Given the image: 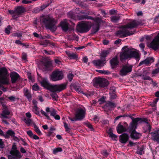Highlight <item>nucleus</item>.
<instances>
[{
    "instance_id": "f257e3e1",
    "label": "nucleus",
    "mask_w": 159,
    "mask_h": 159,
    "mask_svg": "<svg viewBox=\"0 0 159 159\" xmlns=\"http://www.w3.org/2000/svg\"><path fill=\"white\" fill-rule=\"evenodd\" d=\"M38 79L42 86L52 92H59L65 89L66 87V84H65L52 85L48 83L47 79L42 78L40 76Z\"/></svg>"
},
{
    "instance_id": "f03ea898",
    "label": "nucleus",
    "mask_w": 159,
    "mask_h": 159,
    "mask_svg": "<svg viewBox=\"0 0 159 159\" xmlns=\"http://www.w3.org/2000/svg\"><path fill=\"white\" fill-rule=\"evenodd\" d=\"M122 49L124 51L120 54V58L121 61L132 57H134L137 60H139V53L134 49L127 47H125Z\"/></svg>"
},
{
    "instance_id": "7ed1b4c3",
    "label": "nucleus",
    "mask_w": 159,
    "mask_h": 159,
    "mask_svg": "<svg viewBox=\"0 0 159 159\" xmlns=\"http://www.w3.org/2000/svg\"><path fill=\"white\" fill-rule=\"evenodd\" d=\"M140 24V23L136 21L129 23L127 25L123 26L120 30L116 32L117 36L120 37H125L131 35L133 34L130 33L128 29H131L135 27Z\"/></svg>"
},
{
    "instance_id": "20e7f679",
    "label": "nucleus",
    "mask_w": 159,
    "mask_h": 159,
    "mask_svg": "<svg viewBox=\"0 0 159 159\" xmlns=\"http://www.w3.org/2000/svg\"><path fill=\"white\" fill-rule=\"evenodd\" d=\"M40 22L46 27L50 29H54L57 23L53 17L50 15L41 17L40 18Z\"/></svg>"
},
{
    "instance_id": "39448f33",
    "label": "nucleus",
    "mask_w": 159,
    "mask_h": 159,
    "mask_svg": "<svg viewBox=\"0 0 159 159\" xmlns=\"http://www.w3.org/2000/svg\"><path fill=\"white\" fill-rule=\"evenodd\" d=\"M7 74V70L6 68L3 67L0 69V88L4 92L7 91V89L1 85L9 84V80Z\"/></svg>"
},
{
    "instance_id": "423d86ee",
    "label": "nucleus",
    "mask_w": 159,
    "mask_h": 159,
    "mask_svg": "<svg viewBox=\"0 0 159 159\" xmlns=\"http://www.w3.org/2000/svg\"><path fill=\"white\" fill-rule=\"evenodd\" d=\"M92 24L89 22L82 21L79 23L77 26V30L81 33L88 32L90 30Z\"/></svg>"
},
{
    "instance_id": "0eeeda50",
    "label": "nucleus",
    "mask_w": 159,
    "mask_h": 159,
    "mask_svg": "<svg viewBox=\"0 0 159 159\" xmlns=\"http://www.w3.org/2000/svg\"><path fill=\"white\" fill-rule=\"evenodd\" d=\"M109 84L108 80L103 78H96L93 79V84L96 88L104 87Z\"/></svg>"
},
{
    "instance_id": "6e6552de",
    "label": "nucleus",
    "mask_w": 159,
    "mask_h": 159,
    "mask_svg": "<svg viewBox=\"0 0 159 159\" xmlns=\"http://www.w3.org/2000/svg\"><path fill=\"white\" fill-rule=\"evenodd\" d=\"M64 77L62 71L57 70L53 71L50 76L51 80L53 81H57L62 80Z\"/></svg>"
},
{
    "instance_id": "1a4fd4ad",
    "label": "nucleus",
    "mask_w": 159,
    "mask_h": 159,
    "mask_svg": "<svg viewBox=\"0 0 159 159\" xmlns=\"http://www.w3.org/2000/svg\"><path fill=\"white\" fill-rule=\"evenodd\" d=\"M85 114V110L84 109L80 108L77 110L75 114V118L72 119L69 117V119L72 121H75L77 120H80L84 117Z\"/></svg>"
},
{
    "instance_id": "9d476101",
    "label": "nucleus",
    "mask_w": 159,
    "mask_h": 159,
    "mask_svg": "<svg viewBox=\"0 0 159 159\" xmlns=\"http://www.w3.org/2000/svg\"><path fill=\"white\" fill-rule=\"evenodd\" d=\"M148 46L154 50L159 49V33L150 43L148 44Z\"/></svg>"
},
{
    "instance_id": "9b49d317",
    "label": "nucleus",
    "mask_w": 159,
    "mask_h": 159,
    "mask_svg": "<svg viewBox=\"0 0 159 159\" xmlns=\"http://www.w3.org/2000/svg\"><path fill=\"white\" fill-rule=\"evenodd\" d=\"M132 66L131 65L127 64L123 66L120 71V75L121 76L127 75L132 70Z\"/></svg>"
},
{
    "instance_id": "f8f14e48",
    "label": "nucleus",
    "mask_w": 159,
    "mask_h": 159,
    "mask_svg": "<svg viewBox=\"0 0 159 159\" xmlns=\"http://www.w3.org/2000/svg\"><path fill=\"white\" fill-rule=\"evenodd\" d=\"M10 112L7 108H4L2 112L0 114V117L2 119H9L10 117Z\"/></svg>"
},
{
    "instance_id": "ddd939ff",
    "label": "nucleus",
    "mask_w": 159,
    "mask_h": 159,
    "mask_svg": "<svg viewBox=\"0 0 159 159\" xmlns=\"http://www.w3.org/2000/svg\"><path fill=\"white\" fill-rule=\"evenodd\" d=\"M93 64L98 68L103 66L106 63V61L104 59L94 60L92 61Z\"/></svg>"
},
{
    "instance_id": "4468645a",
    "label": "nucleus",
    "mask_w": 159,
    "mask_h": 159,
    "mask_svg": "<svg viewBox=\"0 0 159 159\" xmlns=\"http://www.w3.org/2000/svg\"><path fill=\"white\" fill-rule=\"evenodd\" d=\"M141 120L140 118H135L133 120L132 122L131 123L130 127V129L131 130H135L137 128L138 122Z\"/></svg>"
},
{
    "instance_id": "2eb2a0df",
    "label": "nucleus",
    "mask_w": 159,
    "mask_h": 159,
    "mask_svg": "<svg viewBox=\"0 0 159 159\" xmlns=\"http://www.w3.org/2000/svg\"><path fill=\"white\" fill-rule=\"evenodd\" d=\"M53 68L51 61H48L45 63L43 67V70L44 71L51 70Z\"/></svg>"
},
{
    "instance_id": "dca6fc26",
    "label": "nucleus",
    "mask_w": 159,
    "mask_h": 159,
    "mask_svg": "<svg viewBox=\"0 0 159 159\" xmlns=\"http://www.w3.org/2000/svg\"><path fill=\"white\" fill-rule=\"evenodd\" d=\"M150 134L152 139L159 143V130L157 129Z\"/></svg>"
},
{
    "instance_id": "f3484780",
    "label": "nucleus",
    "mask_w": 159,
    "mask_h": 159,
    "mask_svg": "<svg viewBox=\"0 0 159 159\" xmlns=\"http://www.w3.org/2000/svg\"><path fill=\"white\" fill-rule=\"evenodd\" d=\"M60 25L63 31H66L68 30L69 24L67 21V20L65 19L61 21L60 23Z\"/></svg>"
},
{
    "instance_id": "a211bd4d",
    "label": "nucleus",
    "mask_w": 159,
    "mask_h": 159,
    "mask_svg": "<svg viewBox=\"0 0 159 159\" xmlns=\"http://www.w3.org/2000/svg\"><path fill=\"white\" fill-rule=\"evenodd\" d=\"M154 61V58L152 57H150L147 58L144 61L140 62L139 63V66H140L143 64L148 65V64H151Z\"/></svg>"
},
{
    "instance_id": "6ab92c4d",
    "label": "nucleus",
    "mask_w": 159,
    "mask_h": 159,
    "mask_svg": "<svg viewBox=\"0 0 159 159\" xmlns=\"http://www.w3.org/2000/svg\"><path fill=\"white\" fill-rule=\"evenodd\" d=\"M10 76L12 83H15L20 77L19 75L16 72L11 73Z\"/></svg>"
},
{
    "instance_id": "aec40b11",
    "label": "nucleus",
    "mask_w": 159,
    "mask_h": 159,
    "mask_svg": "<svg viewBox=\"0 0 159 159\" xmlns=\"http://www.w3.org/2000/svg\"><path fill=\"white\" fill-rule=\"evenodd\" d=\"M130 136L132 139H139L141 137V135L140 133L137 132L135 130H133L131 133Z\"/></svg>"
},
{
    "instance_id": "412c9836",
    "label": "nucleus",
    "mask_w": 159,
    "mask_h": 159,
    "mask_svg": "<svg viewBox=\"0 0 159 159\" xmlns=\"http://www.w3.org/2000/svg\"><path fill=\"white\" fill-rule=\"evenodd\" d=\"M128 135L126 134H123L120 136V141L122 143H125L128 139Z\"/></svg>"
},
{
    "instance_id": "4be33fe9",
    "label": "nucleus",
    "mask_w": 159,
    "mask_h": 159,
    "mask_svg": "<svg viewBox=\"0 0 159 159\" xmlns=\"http://www.w3.org/2000/svg\"><path fill=\"white\" fill-rule=\"evenodd\" d=\"M25 11V9L22 7H17L15 10V14H16V16L18 17L21 13H23Z\"/></svg>"
},
{
    "instance_id": "5701e85b",
    "label": "nucleus",
    "mask_w": 159,
    "mask_h": 159,
    "mask_svg": "<svg viewBox=\"0 0 159 159\" xmlns=\"http://www.w3.org/2000/svg\"><path fill=\"white\" fill-rule=\"evenodd\" d=\"M110 63L112 68H113L117 66L119 62L118 60L117 57H116L111 59L110 61Z\"/></svg>"
},
{
    "instance_id": "b1692460",
    "label": "nucleus",
    "mask_w": 159,
    "mask_h": 159,
    "mask_svg": "<svg viewBox=\"0 0 159 159\" xmlns=\"http://www.w3.org/2000/svg\"><path fill=\"white\" fill-rule=\"evenodd\" d=\"M117 132L120 134L123 132L126 131V129L120 123H119L117 128Z\"/></svg>"
},
{
    "instance_id": "393cba45",
    "label": "nucleus",
    "mask_w": 159,
    "mask_h": 159,
    "mask_svg": "<svg viewBox=\"0 0 159 159\" xmlns=\"http://www.w3.org/2000/svg\"><path fill=\"white\" fill-rule=\"evenodd\" d=\"M24 95L26 97L29 101H31L32 98L31 96L28 89H25L24 90Z\"/></svg>"
},
{
    "instance_id": "a878e982",
    "label": "nucleus",
    "mask_w": 159,
    "mask_h": 159,
    "mask_svg": "<svg viewBox=\"0 0 159 159\" xmlns=\"http://www.w3.org/2000/svg\"><path fill=\"white\" fill-rule=\"evenodd\" d=\"M51 115L53 116L56 120H59L60 119L59 116L57 114L56 111L54 109H53L51 112Z\"/></svg>"
},
{
    "instance_id": "bb28decb",
    "label": "nucleus",
    "mask_w": 159,
    "mask_h": 159,
    "mask_svg": "<svg viewBox=\"0 0 159 159\" xmlns=\"http://www.w3.org/2000/svg\"><path fill=\"white\" fill-rule=\"evenodd\" d=\"M66 54L70 59H75L77 58V55L74 53H70L69 52H66Z\"/></svg>"
},
{
    "instance_id": "cd10ccee",
    "label": "nucleus",
    "mask_w": 159,
    "mask_h": 159,
    "mask_svg": "<svg viewBox=\"0 0 159 159\" xmlns=\"http://www.w3.org/2000/svg\"><path fill=\"white\" fill-rule=\"evenodd\" d=\"M106 106L108 108H114L116 107V105L112 102H109L106 103Z\"/></svg>"
},
{
    "instance_id": "c85d7f7f",
    "label": "nucleus",
    "mask_w": 159,
    "mask_h": 159,
    "mask_svg": "<svg viewBox=\"0 0 159 159\" xmlns=\"http://www.w3.org/2000/svg\"><path fill=\"white\" fill-rule=\"evenodd\" d=\"M77 18L78 19L80 20H81L84 19H92V17L88 16L87 15L78 16H77Z\"/></svg>"
},
{
    "instance_id": "c756f323",
    "label": "nucleus",
    "mask_w": 159,
    "mask_h": 159,
    "mask_svg": "<svg viewBox=\"0 0 159 159\" xmlns=\"http://www.w3.org/2000/svg\"><path fill=\"white\" fill-rule=\"evenodd\" d=\"M32 111L36 114L38 115L39 113V109L36 105L33 107Z\"/></svg>"
},
{
    "instance_id": "7c9ffc66",
    "label": "nucleus",
    "mask_w": 159,
    "mask_h": 159,
    "mask_svg": "<svg viewBox=\"0 0 159 159\" xmlns=\"http://www.w3.org/2000/svg\"><path fill=\"white\" fill-rule=\"evenodd\" d=\"M120 19V17L119 16H115L111 17V20L113 22H116Z\"/></svg>"
},
{
    "instance_id": "2f4dec72",
    "label": "nucleus",
    "mask_w": 159,
    "mask_h": 159,
    "mask_svg": "<svg viewBox=\"0 0 159 159\" xmlns=\"http://www.w3.org/2000/svg\"><path fill=\"white\" fill-rule=\"evenodd\" d=\"M140 76L141 77V78L143 80H151L152 79L151 78L148 76L147 75H146L144 72L143 74H142L140 75Z\"/></svg>"
},
{
    "instance_id": "473e14b6",
    "label": "nucleus",
    "mask_w": 159,
    "mask_h": 159,
    "mask_svg": "<svg viewBox=\"0 0 159 159\" xmlns=\"http://www.w3.org/2000/svg\"><path fill=\"white\" fill-rule=\"evenodd\" d=\"M6 133L7 134L11 136L12 137H15L17 139V138L15 136V133L12 130H8Z\"/></svg>"
},
{
    "instance_id": "72a5a7b5",
    "label": "nucleus",
    "mask_w": 159,
    "mask_h": 159,
    "mask_svg": "<svg viewBox=\"0 0 159 159\" xmlns=\"http://www.w3.org/2000/svg\"><path fill=\"white\" fill-rule=\"evenodd\" d=\"M144 149L143 147L142 146L140 148L138 149L137 153L139 154L142 155L143 153H144Z\"/></svg>"
},
{
    "instance_id": "f704fd0d",
    "label": "nucleus",
    "mask_w": 159,
    "mask_h": 159,
    "mask_svg": "<svg viewBox=\"0 0 159 159\" xmlns=\"http://www.w3.org/2000/svg\"><path fill=\"white\" fill-rule=\"evenodd\" d=\"M108 52L107 51H103L101 54V59H105V57H106L107 55L108 54Z\"/></svg>"
},
{
    "instance_id": "c9c22d12",
    "label": "nucleus",
    "mask_w": 159,
    "mask_h": 159,
    "mask_svg": "<svg viewBox=\"0 0 159 159\" xmlns=\"http://www.w3.org/2000/svg\"><path fill=\"white\" fill-rule=\"evenodd\" d=\"M111 130L109 129L108 132V134L110 137L112 139H115L117 138V136L115 134H114L112 132H111Z\"/></svg>"
},
{
    "instance_id": "e433bc0d",
    "label": "nucleus",
    "mask_w": 159,
    "mask_h": 159,
    "mask_svg": "<svg viewBox=\"0 0 159 159\" xmlns=\"http://www.w3.org/2000/svg\"><path fill=\"white\" fill-rule=\"evenodd\" d=\"M24 121L28 125H30L32 122V120L30 118H24Z\"/></svg>"
},
{
    "instance_id": "4c0bfd02",
    "label": "nucleus",
    "mask_w": 159,
    "mask_h": 159,
    "mask_svg": "<svg viewBox=\"0 0 159 159\" xmlns=\"http://www.w3.org/2000/svg\"><path fill=\"white\" fill-rule=\"evenodd\" d=\"M9 12L12 15V16L14 19L18 18V16H16V14H15V10L14 11H13L12 10L9 11Z\"/></svg>"
},
{
    "instance_id": "58836bf2",
    "label": "nucleus",
    "mask_w": 159,
    "mask_h": 159,
    "mask_svg": "<svg viewBox=\"0 0 159 159\" xmlns=\"http://www.w3.org/2000/svg\"><path fill=\"white\" fill-rule=\"evenodd\" d=\"M64 126L67 131H69L70 129V125L66 123L65 122H64Z\"/></svg>"
},
{
    "instance_id": "ea45409f",
    "label": "nucleus",
    "mask_w": 159,
    "mask_h": 159,
    "mask_svg": "<svg viewBox=\"0 0 159 159\" xmlns=\"http://www.w3.org/2000/svg\"><path fill=\"white\" fill-rule=\"evenodd\" d=\"M62 151V149L61 148H56L53 149V152L54 154H56L58 152H61Z\"/></svg>"
},
{
    "instance_id": "a19ab883",
    "label": "nucleus",
    "mask_w": 159,
    "mask_h": 159,
    "mask_svg": "<svg viewBox=\"0 0 159 159\" xmlns=\"http://www.w3.org/2000/svg\"><path fill=\"white\" fill-rule=\"evenodd\" d=\"M48 44V42L47 40H45L44 41H41L40 42V45L43 46L44 47H46L47 46Z\"/></svg>"
},
{
    "instance_id": "79ce46f5",
    "label": "nucleus",
    "mask_w": 159,
    "mask_h": 159,
    "mask_svg": "<svg viewBox=\"0 0 159 159\" xmlns=\"http://www.w3.org/2000/svg\"><path fill=\"white\" fill-rule=\"evenodd\" d=\"M34 128L35 129V130L37 133L39 134L40 135L42 134L41 131L36 125H34Z\"/></svg>"
},
{
    "instance_id": "37998d69",
    "label": "nucleus",
    "mask_w": 159,
    "mask_h": 159,
    "mask_svg": "<svg viewBox=\"0 0 159 159\" xmlns=\"http://www.w3.org/2000/svg\"><path fill=\"white\" fill-rule=\"evenodd\" d=\"M74 76V75L73 74L70 73H69L67 75V78H68L69 80L70 81H71L72 80Z\"/></svg>"
},
{
    "instance_id": "c03bdc74",
    "label": "nucleus",
    "mask_w": 159,
    "mask_h": 159,
    "mask_svg": "<svg viewBox=\"0 0 159 159\" xmlns=\"http://www.w3.org/2000/svg\"><path fill=\"white\" fill-rule=\"evenodd\" d=\"M39 87L37 84H35L33 86L32 89L35 91H37L39 89Z\"/></svg>"
},
{
    "instance_id": "a18cd8bd",
    "label": "nucleus",
    "mask_w": 159,
    "mask_h": 159,
    "mask_svg": "<svg viewBox=\"0 0 159 159\" xmlns=\"http://www.w3.org/2000/svg\"><path fill=\"white\" fill-rule=\"evenodd\" d=\"M41 112L42 114H43L44 116H45L48 119H49V120L50 119V117H49V116H48V114L46 113L45 111H44L43 110H41Z\"/></svg>"
},
{
    "instance_id": "49530a36",
    "label": "nucleus",
    "mask_w": 159,
    "mask_h": 159,
    "mask_svg": "<svg viewBox=\"0 0 159 159\" xmlns=\"http://www.w3.org/2000/svg\"><path fill=\"white\" fill-rule=\"evenodd\" d=\"M10 29H11L10 26V25H9L5 29V31L6 33L7 34H9L10 33Z\"/></svg>"
},
{
    "instance_id": "de8ad7c7",
    "label": "nucleus",
    "mask_w": 159,
    "mask_h": 159,
    "mask_svg": "<svg viewBox=\"0 0 159 159\" xmlns=\"http://www.w3.org/2000/svg\"><path fill=\"white\" fill-rule=\"evenodd\" d=\"M4 147V142L2 140L0 139V148L2 149Z\"/></svg>"
},
{
    "instance_id": "09e8293b",
    "label": "nucleus",
    "mask_w": 159,
    "mask_h": 159,
    "mask_svg": "<svg viewBox=\"0 0 159 159\" xmlns=\"http://www.w3.org/2000/svg\"><path fill=\"white\" fill-rule=\"evenodd\" d=\"M96 71L97 72L101 74H107L108 73V72L107 71H106L105 70H97Z\"/></svg>"
},
{
    "instance_id": "8fccbe9b",
    "label": "nucleus",
    "mask_w": 159,
    "mask_h": 159,
    "mask_svg": "<svg viewBox=\"0 0 159 159\" xmlns=\"http://www.w3.org/2000/svg\"><path fill=\"white\" fill-rule=\"evenodd\" d=\"M159 72V68H158L153 70L152 72L153 74H156Z\"/></svg>"
},
{
    "instance_id": "3c124183",
    "label": "nucleus",
    "mask_w": 159,
    "mask_h": 159,
    "mask_svg": "<svg viewBox=\"0 0 159 159\" xmlns=\"http://www.w3.org/2000/svg\"><path fill=\"white\" fill-rule=\"evenodd\" d=\"M98 100L100 102V104H102L105 102V99L104 97H102L99 99Z\"/></svg>"
},
{
    "instance_id": "603ef678",
    "label": "nucleus",
    "mask_w": 159,
    "mask_h": 159,
    "mask_svg": "<svg viewBox=\"0 0 159 159\" xmlns=\"http://www.w3.org/2000/svg\"><path fill=\"white\" fill-rule=\"evenodd\" d=\"M102 154L105 156H107L108 155V153L106 150H104L102 151Z\"/></svg>"
},
{
    "instance_id": "864d4df0",
    "label": "nucleus",
    "mask_w": 159,
    "mask_h": 159,
    "mask_svg": "<svg viewBox=\"0 0 159 159\" xmlns=\"http://www.w3.org/2000/svg\"><path fill=\"white\" fill-rule=\"evenodd\" d=\"M7 98L11 101H14L16 99V97L14 96L9 97Z\"/></svg>"
},
{
    "instance_id": "5fc2aeb1",
    "label": "nucleus",
    "mask_w": 159,
    "mask_h": 159,
    "mask_svg": "<svg viewBox=\"0 0 159 159\" xmlns=\"http://www.w3.org/2000/svg\"><path fill=\"white\" fill-rule=\"evenodd\" d=\"M27 133L30 137H32L33 134L31 130H29L27 131Z\"/></svg>"
},
{
    "instance_id": "6e6d98bb",
    "label": "nucleus",
    "mask_w": 159,
    "mask_h": 159,
    "mask_svg": "<svg viewBox=\"0 0 159 159\" xmlns=\"http://www.w3.org/2000/svg\"><path fill=\"white\" fill-rule=\"evenodd\" d=\"M15 153L16 156L17 157H18L20 158L21 157V155L20 153L19 152V151H16Z\"/></svg>"
},
{
    "instance_id": "4d7b16f0",
    "label": "nucleus",
    "mask_w": 159,
    "mask_h": 159,
    "mask_svg": "<svg viewBox=\"0 0 159 159\" xmlns=\"http://www.w3.org/2000/svg\"><path fill=\"white\" fill-rule=\"evenodd\" d=\"M51 96L53 98H54L55 100H56L57 98V95L55 93H52L51 95Z\"/></svg>"
},
{
    "instance_id": "13d9d810",
    "label": "nucleus",
    "mask_w": 159,
    "mask_h": 159,
    "mask_svg": "<svg viewBox=\"0 0 159 159\" xmlns=\"http://www.w3.org/2000/svg\"><path fill=\"white\" fill-rule=\"evenodd\" d=\"M27 58V55L25 53H23L22 55V58L24 60H25Z\"/></svg>"
},
{
    "instance_id": "bf43d9fd",
    "label": "nucleus",
    "mask_w": 159,
    "mask_h": 159,
    "mask_svg": "<svg viewBox=\"0 0 159 159\" xmlns=\"http://www.w3.org/2000/svg\"><path fill=\"white\" fill-rule=\"evenodd\" d=\"M55 61L56 64H58V65H60L61 64V61L58 59H55Z\"/></svg>"
},
{
    "instance_id": "052dcab7",
    "label": "nucleus",
    "mask_w": 159,
    "mask_h": 159,
    "mask_svg": "<svg viewBox=\"0 0 159 159\" xmlns=\"http://www.w3.org/2000/svg\"><path fill=\"white\" fill-rule=\"evenodd\" d=\"M26 116L28 118H30L31 117V115L30 112H27L25 114Z\"/></svg>"
},
{
    "instance_id": "680f3d73",
    "label": "nucleus",
    "mask_w": 159,
    "mask_h": 159,
    "mask_svg": "<svg viewBox=\"0 0 159 159\" xmlns=\"http://www.w3.org/2000/svg\"><path fill=\"white\" fill-rule=\"evenodd\" d=\"M103 43L105 45H107L109 43V41L108 40H104L103 41Z\"/></svg>"
},
{
    "instance_id": "e2e57ef3",
    "label": "nucleus",
    "mask_w": 159,
    "mask_h": 159,
    "mask_svg": "<svg viewBox=\"0 0 159 159\" xmlns=\"http://www.w3.org/2000/svg\"><path fill=\"white\" fill-rule=\"evenodd\" d=\"M139 46L143 50H144V47H145V46H144V44L143 43H140L139 45Z\"/></svg>"
},
{
    "instance_id": "0e129e2a",
    "label": "nucleus",
    "mask_w": 159,
    "mask_h": 159,
    "mask_svg": "<svg viewBox=\"0 0 159 159\" xmlns=\"http://www.w3.org/2000/svg\"><path fill=\"white\" fill-rule=\"evenodd\" d=\"M116 12V11L114 10H112L110 11L109 13L111 15H113Z\"/></svg>"
},
{
    "instance_id": "69168bd1",
    "label": "nucleus",
    "mask_w": 159,
    "mask_h": 159,
    "mask_svg": "<svg viewBox=\"0 0 159 159\" xmlns=\"http://www.w3.org/2000/svg\"><path fill=\"white\" fill-rule=\"evenodd\" d=\"M20 151L21 152L23 153H25L26 152V151L24 148L21 147L20 148Z\"/></svg>"
},
{
    "instance_id": "338daca9",
    "label": "nucleus",
    "mask_w": 159,
    "mask_h": 159,
    "mask_svg": "<svg viewBox=\"0 0 159 159\" xmlns=\"http://www.w3.org/2000/svg\"><path fill=\"white\" fill-rule=\"evenodd\" d=\"M121 42V40L119 39L117 40H116L115 42V43L116 44H118L119 43H120Z\"/></svg>"
},
{
    "instance_id": "774afa93",
    "label": "nucleus",
    "mask_w": 159,
    "mask_h": 159,
    "mask_svg": "<svg viewBox=\"0 0 159 159\" xmlns=\"http://www.w3.org/2000/svg\"><path fill=\"white\" fill-rule=\"evenodd\" d=\"M83 61L84 62L87 63L88 61V59L87 57H84L83 58Z\"/></svg>"
}]
</instances>
